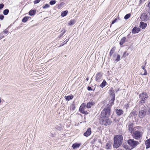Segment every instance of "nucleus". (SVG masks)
I'll list each match as a JSON object with an SVG mask.
<instances>
[{
    "mask_svg": "<svg viewBox=\"0 0 150 150\" xmlns=\"http://www.w3.org/2000/svg\"><path fill=\"white\" fill-rule=\"evenodd\" d=\"M69 39H67L65 41H64V42H62L61 44V45L59 46V47H60L64 45V44L67 43L68 42V41L69 40Z\"/></svg>",
    "mask_w": 150,
    "mask_h": 150,
    "instance_id": "c85d7f7f",
    "label": "nucleus"
},
{
    "mask_svg": "<svg viewBox=\"0 0 150 150\" xmlns=\"http://www.w3.org/2000/svg\"><path fill=\"white\" fill-rule=\"evenodd\" d=\"M126 38L125 37H123L121 40L120 42V45H122L126 41Z\"/></svg>",
    "mask_w": 150,
    "mask_h": 150,
    "instance_id": "412c9836",
    "label": "nucleus"
},
{
    "mask_svg": "<svg viewBox=\"0 0 150 150\" xmlns=\"http://www.w3.org/2000/svg\"><path fill=\"white\" fill-rule=\"evenodd\" d=\"M102 150V149H101V150Z\"/></svg>",
    "mask_w": 150,
    "mask_h": 150,
    "instance_id": "5fc2aeb1",
    "label": "nucleus"
},
{
    "mask_svg": "<svg viewBox=\"0 0 150 150\" xmlns=\"http://www.w3.org/2000/svg\"><path fill=\"white\" fill-rule=\"evenodd\" d=\"M125 107L126 108V109H127V108L129 107V105L128 104H126L125 105Z\"/></svg>",
    "mask_w": 150,
    "mask_h": 150,
    "instance_id": "09e8293b",
    "label": "nucleus"
},
{
    "mask_svg": "<svg viewBox=\"0 0 150 150\" xmlns=\"http://www.w3.org/2000/svg\"><path fill=\"white\" fill-rule=\"evenodd\" d=\"M117 150H122V149H118Z\"/></svg>",
    "mask_w": 150,
    "mask_h": 150,
    "instance_id": "864d4df0",
    "label": "nucleus"
},
{
    "mask_svg": "<svg viewBox=\"0 0 150 150\" xmlns=\"http://www.w3.org/2000/svg\"><path fill=\"white\" fill-rule=\"evenodd\" d=\"M146 146V148H148L150 147V138L147 139L145 142Z\"/></svg>",
    "mask_w": 150,
    "mask_h": 150,
    "instance_id": "aec40b11",
    "label": "nucleus"
},
{
    "mask_svg": "<svg viewBox=\"0 0 150 150\" xmlns=\"http://www.w3.org/2000/svg\"><path fill=\"white\" fill-rule=\"evenodd\" d=\"M76 23V21L75 20H71L68 23V25H72Z\"/></svg>",
    "mask_w": 150,
    "mask_h": 150,
    "instance_id": "a878e982",
    "label": "nucleus"
},
{
    "mask_svg": "<svg viewBox=\"0 0 150 150\" xmlns=\"http://www.w3.org/2000/svg\"><path fill=\"white\" fill-rule=\"evenodd\" d=\"M115 112L118 116H120L123 113V110L121 109H117Z\"/></svg>",
    "mask_w": 150,
    "mask_h": 150,
    "instance_id": "a211bd4d",
    "label": "nucleus"
},
{
    "mask_svg": "<svg viewBox=\"0 0 150 150\" xmlns=\"http://www.w3.org/2000/svg\"><path fill=\"white\" fill-rule=\"evenodd\" d=\"M93 104L92 102L88 103L86 105L87 108H91L93 105Z\"/></svg>",
    "mask_w": 150,
    "mask_h": 150,
    "instance_id": "4be33fe9",
    "label": "nucleus"
},
{
    "mask_svg": "<svg viewBox=\"0 0 150 150\" xmlns=\"http://www.w3.org/2000/svg\"><path fill=\"white\" fill-rule=\"evenodd\" d=\"M123 146L125 149V150H131L132 149L130 146H129L126 144H123Z\"/></svg>",
    "mask_w": 150,
    "mask_h": 150,
    "instance_id": "6ab92c4d",
    "label": "nucleus"
},
{
    "mask_svg": "<svg viewBox=\"0 0 150 150\" xmlns=\"http://www.w3.org/2000/svg\"><path fill=\"white\" fill-rule=\"evenodd\" d=\"M81 145V143H75L73 144L72 146V147L74 149H76L79 148Z\"/></svg>",
    "mask_w": 150,
    "mask_h": 150,
    "instance_id": "4468645a",
    "label": "nucleus"
},
{
    "mask_svg": "<svg viewBox=\"0 0 150 150\" xmlns=\"http://www.w3.org/2000/svg\"><path fill=\"white\" fill-rule=\"evenodd\" d=\"M114 52V50L113 48H112L110 52V55L111 56L113 53Z\"/></svg>",
    "mask_w": 150,
    "mask_h": 150,
    "instance_id": "2f4dec72",
    "label": "nucleus"
},
{
    "mask_svg": "<svg viewBox=\"0 0 150 150\" xmlns=\"http://www.w3.org/2000/svg\"><path fill=\"white\" fill-rule=\"evenodd\" d=\"M115 97L114 96H112V98L110 101L109 104H108L107 106H108V107H109L110 106H111L114 104V101L115 100Z\"/></svg>",
    "mask_w": 150,
    "mask_h": 150,
    "instance_id": "ddd939ff",
    "label": "nucleus"
},
{
    "mask_svg": "<svg viewBox=\"0 0 150 150\" xmlns=\"http://www.w3.org/2000/svg\"><path fill=\"white\" fill-rule=\"evenodd\" d=\"M102 75L100 73H97L96 75V80L97 82H99L101 79Z\"/></svg>",
    "mask_w": 150,
    "mask_h": 150,
    "instance_id": "f8f14e48",
    "label": "nucleus"
},
{
    "mask_svg": "<svg viewBox=\"0 0 150 150\" xmlns=\"http://www.w3.org/2000/svg\"><path fill=\"white\" fill-rule=\"evenodd\" d=\"M63 30H64V31H63V32L59 36V37L60 38V37H62L63 35L66 32V31H65V30L64 29L62 31H63Z\"/></svg>",
    "mask_w": 150,
    "mask_h": 150,
    "instance_id": "c9c22d12",
    "label": "nucleus"
},
{
    "mask_svg": "<svg viewBox=\"0 0 150 150\" xmlns=\"http://www.w3.org/2000/svg\"><path fill=\"white\" fill-rule=\"evenodd\" d=\"M8 30H7L6 29L4 31L2 32L1 33H3V34H6L8 33Z\"/></svg>",
    "mask_w": 150,
    "mask_h": 150,
    "instance_id": "58836bf2",
    "label": "nucleus"
},
{
    "mask_svg": "<svg viewBox=\"0 0 150 150\" xmlns=\"http://www.w3.org/2000/svg\"><path fill=\"white\" fill-rule=\"evenodd\" d=\"M120 56L119 55H118L116 59L115 60V61L117 62H118L120 60Z\"/></svg>",
    "mask_w": 150,
    "mask_h": 150,
    "instance_id": "72a5a7b5",
    "label": "nucleus"
},
{
    "mask_svg": "<svg viewBox=\"0 0 150 150\" xmlns=\"http://www.w3.org/2000/svg\"><path fill=\"white\" fill-rule=\"evenodd\" d=\"M139 96L140 99V102L142 104L144 103L148 98L147 94L144 92H143L140 93L139 94Z\"/></svg>",
    "mask_w": 150,
    "mask_h": 150,
    "instance_id": "39448f33",
    "label": "nucleus"
},
{
    "mask_svg": "<svg viewBox=\"0 0 150 150\" xmlns=\"http://www.w3.org/2000/svg\"><path fill=\"white\" fill-rule=\"evenodd\" d=\"M111 143L110 142H108L105 146V148L107 149H110L111 147Z\"/></svg>",
    "mask_w": 150,
    "mask_h": 150,
    "instance_id": "2eb2a0df",
    "label": "nucleus"
},
{
    "mask_svg": "<svg viewBox=\"0 0 150 150\" xmlns=\"http://www.w3.org/2000/svg\"><path fill=\"white\" fill-rule=\"evenodd\" d=\"M36 12L35 10H31L29 12V14L30 16L33 15Z\"/></svg>",
    "mask_w": 150,
    "mask_h": 150,
    "instance_id": "5701e85b",
    "label": "nucleus"
},
{
    "mask_svg": "<svg viewBox=\"0 0 150 150\" xmlns=\"http://www.w3.org/2000/svg\"><path fill=\"white\" fill-rule=\"evenodd\" d=\"M49 5L47 4H46L43 7V8H48L49 7Z\"/></svg>",
    "mask_w": 150,
    "mask_h": 150,
    "instance_id": "e433bc0d",
    "label": "nucleus"
},
{
    "mask_svg": "<svg viewBox=\"0 0 150 150\" xmlns=\"http://www.w3.org/2000/svg\"><path fill=\"white\" fill-rule=\"evenodd\" d=\"M127 143L132 149L136 147L139 144L138 141H135L134 139H129L127 141Z\"/></svg>",
    "mask_w": 150,
    "mask_h": 150,
    "instance_id": "20e7f679",
    "label": "nucleus"
},
{
    "mask_svg": "<svg viewBox=\"0 0 150 150\" xmlns=\"http://www.w3.org/2000/svg\"><path fill=\"white\" fill-rule=\"evenodd\" d=\"M145 0H140L139 1V2L140 4L142 3H143Z\"/></svg>",
    "mask_w": 150,
    "mask_h": 150,
    "instance_id": "de8ad7c7",
    "label": "nucleus"
},
{
    "mask_svg": "<svg viewBox=\"0 0 150 150\" xmlns=\"http://www.w3.org/2000/svg\"><path fill=\"white\" fill-rule=\"evenodd\" d=\"M9 12V10L8 9H6L4 10L3 11V14L4 15H7Z\"/></svg>",
    "mask_w": 150,
    "mask_h": 150,
    "instance_id": "c756f323",
    "label": "nucleus"
},
{
    "mask_svg": "<svg viewBox=\"0 0 150 150\" xmlns=\"http://www.w3.org/2000/svg\"><path fill=\"white\" fill-rule=\"evenodd\" d=\"M148 6L149 8V10H150V1L149 2L148 4Z\"/></svg>",
    "mask_w": 150,
    "mask_h": 150,
    "instance_id": "8fccbe9b",
    "label": "nucleus"
},
{
    "mask_svg": "<svg viewBox=\"0 0 150 150\" xmlns=\"http://www.w3.org/2000/svg\"><path fill=\"white\" fill-rule=\"evenodd\" d=\"M117 20V18H116L114 20L112 21V24H114L115 23Z\"/></svg>",
    "mask_w": 150,
    "mask_h": 150,
    "instance_id": "37998d69",
    "label": "nucleus"
},
{
    "mask_svg": "<svg viewBox=\"0 0 150 150\" xmlns=\"http://www.w3.org/2000/svg\"><path fill=\"white\" fill-rule=\"evenodd\" d=\"M29 18V17H25L22 19V21L23 22L25 23L28 21Z\"/></svg>",
    "mask_w": 150,
    "mask_h": 150,
    "instance_id": "bb28decb",
    "label": "nucleus"
},
{
    "mask_svg": "<svg viewBox=\"0 0 150 150\" xmlns=\"http://www.w3.org/2000/svg\"><path fill=\"white\" fill-rule=\"evenodd\" d=\"M129 55V53H127L126 52H124L123 55V57H125L127 56H128Z\"/></svg>",
    "mask_w": 150,
    "mask_h": 150,
    "instance_id": "f704fd0d",
    "label": "nucleus"
},
{
    "mask_svg": "<svg viewBox=\"0 0 150 150\" xmlns=\"http://www.w3.org/2000/svg\"><path fill=\"white\" fill-rule=\"evenodd\" d=\"M130 14H127L124 17V18L125 20L127 19L130 17Z\"/></svg>",
    "mask_w": 150,
    "mask_h": 150,
    "instance_id": "7c9ffc66",
    "label": "nucleus"
},
{
    "mask_svg": "<svg viewBox=\"0 0 150 150\" xmlns=\"http://www.w3.org/2000/svg\"><path fill=\"white\" fill-rule=\"evenodd\" d=\"M147 25V24L146 23H144L143 22H141L140 23V27L142 29H145Z\"/></svg>",
    "mask_w": 150,
    "mask_h": 150,
    "instance_id": "f3484780",
    "label": "nucleus"
},
{
    "mask_svg": "<svg viewBox=\"0 0 150 150\" xmlns=\"http://www.w3.org/2000/svg\"><path fill=\"white\" fill-rule=\"evenodd\" d=\"M73 97L72 96H67L65 98L67 100H69L73 98Z\"/></svg>",
    "mask_w": 150,
    "mask_h": 150,
    "instance_id": "cd10ccee",
    "label": "nucleus"
},
{
    "mask_svg": "<svg viewBox=\"0 0 150 150\" xmlns=\"http://www.w3.org/2000/svg\"><path fill=\"white\" fill-rule=\"evenodd\" d=\"M87 89L88 91H91V90H92V89L91 88V87H90V86H88V87Z\"/></svg>",
    "mask_w": 150,
    "mask_h": 150,
    "instance_id": "a18cd8bd",
    "label": "nucleus"
},
{
    "mask_svg": "<svg viewBox=\"0 0 150 150\" xmlns=\"http://www.w3.org/2000/svg\"><path fill=\"white\" fill-rule=\"evenodd\" d=\"M4 37V35H3V33H0V40L2 39Z\"/></svg>",
    "mask_w": 150,
    "mask_h": 150,
    "instance_id": "4c0bfd02",
    "label": "nucleus"
},
{
    "mask_svg": "<svg viewBox=\"0 0 150 150\" xmlns=\"http://www.w3.org/2000/svg\"><path fill=\"white\" fill-rule=\"evenodd\" d=\"M140 30V29L139 28H137L136 27H134L132 29V33H138Z\"/></svg>",
    "mask_w": 150,
    "mask_h": 150,
    "instance_id": "dca6fc26",
    "label": "nucleus"
},
{
    "mask_svg": "<svg viewBox=\"0 0 150 150\" xmlns=\"http://www.w3.org/2000/svg\"><path fill=\"white\" fill-rule=\"evenodd\" d=\"M55 3L56 1L55 0H52L50 2V4L51 5H53L55 4Z\"/></svg>",
    "mask_w": 150,
    "mask_h": 150,
    "instance_id": "473e14b6",
    "label": "nucleus"
},
{
    "mask_svg": "<svg viewBox=\"0 0 150 150\" xmlns=\"http://www.w3.org/2000/svg\"><path fill=\"white\" fill-rule=\"evenodd\" d=\"M91 128H88L86 132L83 134V135L84 136L88 137L91 135Z\"/></svg>",
    "mask_w": 150,
    "mask_h": 150,
    "instance_id": "9b49d317",
    "label": "nucleus"
},
{
    "mask_svg": "<svg viewBox=\"0 0 150 150\" xmlns=\"http://www.w3.org/2000/svg\"><path fill=\"white\" fill-rule=\"evenodd\" d=\"M102 124L107 126L110 125L111 121L108 118V117H101Z\"/></svg>",
    "mask_w": 150,
    "mask_h": 150,
    "instance_id": "0eeeda50",
    "label": "nucleus"
},
{
    "mask_svg": "<svg viewBox=\"0 0 150 150\" xmlns=\"http://www.w3.org/2000/svg\"><path fill=\"white\" fill-rule=\"evenodd\" d=\"M144 73L142 74L143 75H146L147 74V71L146 69L144 70Z\"/></svg>",
    "mask_w": 150,
    "mask_h": 150,
    "instance_id": "79ce46f5",
    "label": "nucleus"
},
{
    "mask_svg": "<svg viewBox=\"0 0 150 150\" xmlns=\"http://www.w3.org/2000/svg\"><path fill=\"white\" fill-rule=\"evenodd\" d=\"M88 78H87L86 79V80L87 81H88Z\"/></svg>",
    "mask_w": 150,
    "mask_h": 150,
    "instance_id": "603ef678",
    "label": "nucleus"
},
{
    "mask_svg": "<svg viewBox=\"0 0 150 150\" xmlns=\"http://www.w3.org/2000/svg\"><path fill=\"white\" fill-rule=\"evenodd\" d=\"M140 18L141 21H146L149 19V16L147 12H144L142 14Z\"/></svg>",
    "mask_w": 150,
    "mask_h": 150,
    "instance_id": "1a4fd4ad",
    "label": "nucleus"
},
{
    "mask_svg": "<svg viewBox=\"0 0 150 150\" xmlns=\"http://www.w3.org/2000/svg\"><path fill=\"white\" fill-rule=\"evenodd\" d=\"M123 138L122 136L120 135H117L115 136L114 138L113 147L116 148L119 147L122 143Z\"/></svg>",
    "mask_w": 150,
    "mask_h": 150,
    "instance_id": "f257e3e1",
    "label": "nucleus"
},
{
    "mask_svg": "<svg viewBox=\"0 0 150 150\" xmlns=\"http://www.w3.org/2000/svg\"><path fill=\"white\" fill-rule=\"evenodd\" d=\"M110 107L107 106L102 111L101 113V117H108L110 115Z\"/></svg>",
    "mask_w": 150,
    "mask_h": 150,
    "instance_id": "7ed1b4c3",
    "label": "nucleus"
},
{
    "mask_svg": "<svg viewBox=\"0 0 150 150\" xmlns=\"http://www.w3.org/2000/svg\"><path fill=\"white\" fill-rule=\"evenodd\" d=\"M85 104H82L80 107L79 110L81 112V113L85 115L88 114V112L85 110Z\"/></svg>",
    "mask_w": 150,
    "mask_h": 150,
    "instance_id": "9d476101",
    "label": "nucleus"
},
{
    "mask_svg": "<svg viewBox=\"0 0 150 150\" xmlns=\"http://www.w3.org/2000/svg\"><path fill=\"white\" fill-rule=\"evenodd\" d=\"M148 112H149V114L150 115V109H149V110H148Z\"/></svg>",
    "mask_w": 150,
    "mask_h": 150,
    "instance_id": "3c124183",
    "label": "nucleus"
},
{
    "mask_svg": "<svg viewBox=\"0 0 150 150\" xmlns=\"http://www.w3.org/2000/svg\"><path fill=\"white\" fill-rule=\"evenodd\" d=\"M142 132L137 131L133 132L132 136L135 139H138L142 137Z\"/></svg>",
    "mask_w": 150,
    "mask_h": 150,
    "instance_id": "6e6552de",
    "label": "nucleus"
},
{
    "mask_svg": "<svg viewBox=\"0 0 150 150\" xmlns=\"http://www.w3.org/2000/svg\"><path fill=\"white\" fill-rule=\"evenodd\" d=\"M4 6V5L3 4H0V9L2 8Z\"/></svg>",
    "mask_w": 150,
    "mask_h": 150,
    "instance_id": "c03bdc74",
    "label": "nucleus"
},
{
    "mask_svg": "<svg viewBox=\"0 0 150 150\" xmlns=\"http://www.w3.org/2000/svg\"><path fill=\"white\" fill-rule=\"evenodd\" d=\"M68 11H63L61 13V16L62 17H64L66 16L67 14Z\"/></svg>",
    "mask_w": 150,
    "mask_h": 150,
    "instance_id": "393cba45",
    "label": "nucleus"
},
{
    "mask_svg": "<svg viewBox=\"0 0 150 150\" xmlns=\"http://www.w3.org/2000/svg\"><path fill=\"white\" fill-rule=\"evenodd\" d=\"M147 109L146 107L144 105H142L140 108L139 116L140 118H143L146 115Z\"/></svg>",
    "mask_w": 150,
    "mask_h": 150,
    "instance_id": "f03ea898",
    "label": "nucleus"
},
{
    "mask_svg": "<svg viewBox=\"0 0 150 150\" xmlns=\"http://www.w3.org/2000/svg\"><path fill=\"white\" fill-rule=\"evenodd\" d=\"M144 70L145 69V65H142L141 67Z\"/></svg>",
    "mask_w": 150,
    "mask_h": 150,
    "instance_id": "49530a36",
    "label": "nucleus"
},
{
    "mask_svg": "<svg viewBox=\"0 0 150 150\" xmlns=\"http://www.w3.org/2000/svg\"><path fill=\"white\" fill-rule=\"evenodd\" d=\"M4 18V15H0V19L1 20H3Z\"/></svg>",
    "mask_w": 150,
    "mask_h": 150,
    "instance_id": "a19ab883",
    "label": "nucleus"
},
{
    "mask_svg": "<svg viewBox=\"0 0 150 150\" xmlns=\"http://www.w3.org/2000/svg\"><path fill=\"white\" fill-rule=\"evenodd\" d=\"M40 1V0H35L34 1V4H36L38 3Z\"/></svg>",
    "mask_w": 150,
    "mask_h": 150,
    "instance_id": "ea45409f",
    "label": "nucleus"
},
{
    "mask_svg": "<svg viewBox=\"0 0 150 150\" xmlns=\"http://www.w3.org/2000/svg\"><path fill=\"white\" fill-rule=\"evenodd\" d=\"M127 126L129 131L131 133L135 130L136 129H138L139 127H134L133 123L130 122L127 124Z\"/></svg>",
    "mask_w": 150,
    "mask_h": 150,
    "instance_id": "423d86ee",
    "label": "nucleus"
},
{
    "mask_svg": "<svg viewBox=\"0 0 150 150\" xmlns=\"http://www.w3.org/2000/svg\"><path fill=\"white\" fill-rule=\"evenodd\" d=\"M106 83V82L105 80H104L102 82V83L100 84V86L102 88L104 87L105 86Z\"/></svg>",
    "mask_w": 150,
    "mask_h": 150,
    "instance_id": "b1692460",
    "label": "nucleus"
}]
</instances>
